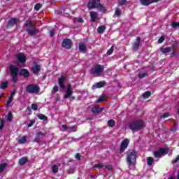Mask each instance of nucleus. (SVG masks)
<instances>
[{
	"label": "nucleus",
	"mask_w": 179,
	"mask_h": 179,
	"mask_svg": "<svg viewBox=\"0 0 179 179\" xmlns=\"http://www.w3.org/2000/svg\"><path fill=\"white\" fill-rule=\"evenodd\" d=\"M128 127L132 132H138L146 127L145 122L142 120H136L128 124Z\"/></svg>",
	"instance_id": "nucleus-1"
},
{
	"label": "nucleus",
	"mask_w": 179,
	"mask_h": 179,
	"mask_svg": "<svg viewBox=\"0 0 179 179\" xmlns=\"http://www.w3.org/2000/svg\"><path fill=\"white\" fill-rule=\"evenodd\" d=\"M24 27H27L26 31L29 36H36L40 33V29L36 28V24H33L31 20L28 19L24 24Z\"/></svg>",
	"instance_id": "nucleus-2"
},
{
	"label": "nucleus",
	"mask_w": 179,
	"mask_h": 179,
	"mask_svg": "<svg viewBox=\"0 0 179 179\" xmlns=\"http://www.w3.org/2000/svg\"><path fill=\"white\" fill-rule=\"evenodd\" d=\"M136 151L133 150L132 152H129L127 155V163L129 167L131 166H135L136 164Z\"/></svg>",
	"instance_id": "nucleus-3"
},
{
	"label": "nucleus",
	"mask_w": 179,
	"mask_h": 179,
	"mask_svg": "<svg viewBox=\"0 0 179 179\" xmlns=\"http://www.w3.org/2000/svg\"><path fill=\"white\" fill-rule=\"evenodd\" d=\"M26 92L29 93V94H38L40 93V87L35 84H29L26 87Z\"/></svg>",
	"instance_id": "nucleus-4"
},
{
	"label": "nucleus",
	"mask_w": 179,
	"mask_h": 179,
	"mask_svg": "<svg viewBox=\"0 0 179 179\" xmlns=\"http://www.w3.org/2000/svg\"><path fill=\"white\" fill-rule=\"evenodd\" d=\"M169 152H170V149L169 148H160L158 150L153 152L154 157L156 159H160L162 156L169 155Z\"/></svg>",
	"instance_id": "nucleus-5"
},
{
	"label": "nucleus",
	"mask_w": 179,
	"mask_h": 179,
	"mask_svg": "<svg viewBox=\"0 0 179 179\" xmlns=\"http://www.w3.org/2000/svg\"><path fill=\"white\" fill-rule=\"evenodd\" d=\"M91 75H101L103 72H104V66H101L100 64H97L95 68H92L90 70Z\"/></svg>",
	"instance_id": "nucleus-6"
},
{
	"label": "nucleus",
	"mask_w": 179,
	"mask_h": 179,
	"mask_svg": "<svg viewBox=\"0 0 179 179\" xmlns=\"http://www.w3.org/2000/svg\"><path fill=\"white\" fill-rule=\"evenodd\" d=\"M62 47L66 50H71V48L73 47V43L72 42V40L69 38H65L62 41Z\"/></svg>",
	"instance_id": "nucleus-7"
},
{
	"label": "nucleus",
	"mask_w": 179,
	"mask_h": 179,
	"mask_svg": "<svg viewBox=\"0 0 179 179\" xmlns=\"http://www.w3.org/2000/svg\"><path fill=\"white\" fill-rule=\"evenodd\" d=\"M128 145H129V140L125 138L121 143L120 149V153H124V152H125V149L128 148Z\"/></svg>",
	"instance_id": "nucleus-8"
},
{
	"label": "nucleus",
	"mask_w": 179,
	"mask_h": 179,
	"mask_svg": "<svg viewBox=\"0 0 179 179\" xmlns=\"http://www.w3.org/2000/svg\"><path fill=\"white\" fill-rule=\"evenodd\" d=\"M73 94V90L72 89V86L71 85L66 87V94L64 96V99H69V97L72 96Z\"/></svg>",
	"instance_id": "nucleus-9"
},
{
	"label": "nucleus",
	"mask_w": 179,
	"mask_h": 179,
	"mask_svg": "<svg viewBox=\"0 0 179 179\" xmlns=\"http://www.w3.org/2000/svg\"><path fill=\"white\" fill-rule=\"evenodd\" d=\"M9 69L11 75H17L19 73V68L13 64L9 66Z\"/></svg>",
	"instance_id": "nucleus-10"
},
{
	"label": "nucleus",
	"mask_w": 179,
	"mask_h": 179,
	"mask_svg": "<svg viewBox=\"0 0 179 179\" xmlns=\"http://www.w3.org/2000/svg\"><path fill=\"white\" fill-rule=\"evenodd\" d=\"M19 75L24 78H30V71L26 69H22L20 71Z\"/></svg>",
	"instance_id": "nucleus-11"
},
{
	"label": "nucleus",
	"mask_w": 179,
	"mask_h": 179,
	"mask_svg": "<svg viewBox=\"0 0 179 179\" xmlns=\"http://www.w3.org/2000/svg\"><path fill=\"white\" fill-rule=\"evenodd\" d=\"M174 48H176V46L173 45L172 47L161 48L160 51L162 54H169V52H171V50H174Z\"/></svg>",
	"instance_id": "nucleus-12"
},
{
	"label": "nucleus",
	"mask_w": 179,
	"mask_h": 179,
	"mask_svg": "<svg viewBox=\"0 0 179 179\" xmlns=\"http://www.w3.org/2000/svg\"><path fill=\"white\" fill-rule=\"evenodd\" d=\"M141 45V37L137 36L136 42L133 44V51H138Z\"/></svg>",
	"instance_id": "nucleus-13"
},
{
	"label": "nucleus",
	"mask_w": 179,
	"mask_h": 179,
	"mask_svg": "<svg viewBox=\"0 0 179 179\" xmlns=\"http://www.w3.org/2000/svg\"><path fill=\"white\" fill-rule=\"evenodd\" d=\"M65 80H66V77L64 76H62L61 78L58 79L59 86L61 87V89H65Z\"/></svg>",
	"instance_id": "nucleus-14"
},
{
	"label": "nucleus",
	"mask_w": 179,
	"mask_h": 179,
	"mask_svg": "<svg viewBox=\"0 0 179 179\" xmlns=\"http://www.w3.org/2000/svg\"><path fill=\"white\" fill-rule=\"evenodd\" d=\"M16 58H17V61H18V62H20V64H24L26 62V56H24V55H22V54H17L16 55Z\"/></svg>",
	"instance_id": "nucleus-15"
},
{
	"label": "nucleus",
	"mask_w": 179,
	"mask_h": 179,
	"mask_svg": "<svg viewBox=\"0 0 179 179\" xmlns=\"http://www.w3.org/2000/svg\"><path fill=\"white\" fill-rule=\"evenodd\" d=\"M17 23V19L16 18H11L7 22V27L12 28Z\"/></svg>",
	"instance_id": "nucleus-16"
},
{
	"label": "nucleus",
	"mask_w": 179,
	"mask_h": 179,
	"mask_svg": "<svg viewBox=\"0 0 179 179\" xmlns=\"http://www.w3.org/2000/svg\"><path fill=\"white\" fill-rule=\"evenodd\" d=\"M41 70V66L38 64H35L33 67H32V73H34V75H38V73H40V71Z\"/></svg>",
	"instance_id": "nucleus-17"
},
{
	"label": "nucleus",
	"mask_w": 179,
	"mask_h": 179,
	"mask_svg": "<svg viewBox=\"0 0 179 179\" xmlns=\"http://www.w3.org/2000/svg\"><path fill=\"white\" fill-rule=\"evenodd\" d=\"M98 3V1H89L87 3V8L88 9H94V8H97Z\"/></svg>",
	"instance_id": "nucleus-18"
},
{
	"label": "nucleus",
	"mask_w": 179,
	"mask_h": 179,
	"mask_svg": "<svg viewBox=\"0 0 179 179\" xmlns=\"http://www.w3.org/2000/svg\"><path fill=\"white\" fill-rule=\"evenodd\" d=\"M90 17H91V22L92 23H94L96 22V20L97 19V16H99V14L96 11H91L90 13Z\"/></svg>",
	"instance_id": "nucleus-19"
},
{
	"label": "nucleus",
	"mask_w": 179,
	"mask_h": 179,
	"mask_svg": "<svg viewBox=\"0 0 179 179\" xmlns=\"http://www.w3.org/2000/svg\"><path fill=\"white\" fill-rule=\"evenodd\" d=\"M103 112V108L94 107L92 108L93 114H100Z\"/></svg>",
	"instance_id": "nucleus-20"
},
{
	"label": "nucleus",
	"mask_w": 179,
	"mask_h": 179,
	"mask_svg": "<svg viewBox=\"0 0 179 179\" xmlns=\"http://www.w3.org/2000/svg\"><path fill=\"white\" fill-rule=\"evenodd\" d=\"M28 162L29 159H27V157H22L19 159V164L20 166H24V164H26V163H27Z\"/></svg>",
	"instance_id": "nucleus-21"
},
{
	"label": "nucleus",
	"mask_w": 179,
	"mask_h": 179,
	"mask_svg": "<svg viewBox=\"0 0 179 179\" xmlns=\"http://www.w3.org/2000/svg\"><path fill=\"white\" fill-rule=\"evenodd\" d=\"M155 2H157V1H141V5L143 6H148L151 3H155Z\"/></svg>",
	"instance_id": "nucleus-22"
},
{
	"label": "nucleus",
	"mask_w": 179,
	"mask_h": 179,
	"mask_svg": "<svg viewBox=\"0 0 179 179\" xmlns=\"http://www.w3.org/2000/svg\"><path fill=\"white\" fill-rule=\"evenodd\" d=\"M104 31H106V26L104 25H101L100 27H99L97 28V32L99 34H103V33H104Z\"/></svg>",
	"instance_id": "nucleus-23"
},
{
	"label": "nucleus",
	"mask_w": 179,
	"mask_h": 179,
	"mask_svg": "<svg viewBox=\"0 0 179 179\" xmlns=\"http://www.w3.org/2000/svg\"><path fill=\"white\" fill-rule=\"evenodd\" d=\"M96 9H99L101 12H104V10H106V8L101 3H100V1H98Z\"/></svg>",
	"instance_id": "nucleus-24"
},
{
	"label": "nucleus",
	"mask_w": 179,
	"mask_h": 179,
	"mask_svg": "<svg viewBox=\"0 0 179 179\" xmlns=\"http://www.w3.org/2000/svg\"><path fill=\"white\" fill-rule=\"evenodd\" d=\"M108 127H109L110 128L115 127V120L113 119L109 120L108 121Z\"/></svg>",
	"instance_id": "nucleus-25"
},
{
	"label": "nucleus",
	"mask_w": 179,
	"mask_h": 179,
	"mask_svg": "<svg viewBox=\"0 0 179 179\" xmlns=\"http://www.w3.org/2000/svg\"><path fill=\"white\" fill-rule=\"evenodd\" d=\"M96 89H101V87H104V86H106V82H99L96 83Z\"/></svg>",
	"instance_id": "nucleus-26"
},
{
	"label": "nucleus",
	"mask_w": 179,
	"mask_h": 179,
	"mask_svg": "<svg viewBox=\"0 0 179 179\" xmlns=\"http://www.w3.org/2000/svg\"><path fill=\"white\" fill-rule=\"evenodd\" d=\"M78 48L81 52H86V45L83 43H80Z\"/></svg>",
	"instance_id": "nucleus-27"
},
{
	"label": "nucleus",
	"mask_w": 179,
	"mask_h": 179,
	"mask_svg": "<svg viewBox=\"0 0 179 179\" xmlns=\"http://www.w3.org/2000/svg\"><path fill=\"white\" fill-rule=\"evenodd\" d=\"M38 118L43 121H47L48 120V117L45 115L41 113L38 115Z\"/></svg>",
	"instance_id": "nucleus-28"
},
{
	"label": "nucleus",
	"mask_w": 179,
	"mask_h": 179,
	"mask_svg": "<svg viewBox=\"0 0 179 179\" xmlns=\"http://www.w3.org/2000/svg\"><path fill=\"white\" fill-rule=\"evenodd\" d=\"M115 16H117V17H120L121 16V10L118 7H116L115 9Z\"/></svg>",
	"instance_id": "nucleus-29"
},
{
	"label": "nucleus",
	"mask_w": 179,
	"mask_h": 179,
	"mask_svg": "<svg viewBox=\"0 0 179 179\" xmlns=\"http://www.w3.org/2000/svg\"><path fill=\"white\" fill-rule=\"evenodd\" d=\"M8 85H9V83L8 81L1 83V84L0 85V89L5 90V89H6V87H8Z\"/></svg>",
	"instance_id": "nucleus-30"
},
{
	"label": "nucleus",
	"mask_w": 179,
	"mask_h": 179,
	"mask_svg": "<svg viewBox=\"0 0 179 179\" xmlns=\"http://www.w3.org/2000/svg\"><path fill=\"white\" fill-rule=\"evenodd\" d=\"M153 162H155V159H153V157H148V159H147L148 166H152V164H153Z\"/></svg>",
	"instance_id": "nucleus-31"
},
{
	"label": "nucleus",
	"mask_w": 179,
	"mask_h": 179,
	"mask_svg": "<svg viewBox=\"0 0 179 179\" xmlns=\"http://www.w3.org/2000/svg\"><path fill=\"white\" fill-rule=\"evenodd\" d=\"M152 95V92L150 91H147L143 94V99H149Z\"/></svg>",
	"instance_id": "nucleus-32"
},
{
	"label": "nucleus",
	"mask_w": 179,
	"mask_h": 179,
	"mask_svg": "<svg viewBox=\"0 0 179 179\" xmlns=\"http://www.w3.org/2000/svg\"><path fill=\"white\" fill-rule=\"evenodd\" d=\"M7 121H8L9 122H12L13 121V115L12 114V112H8L7 116Z\"/></svg>",
	"instance_id": "nucleus-33"
},
{
	"label": "nucleus",
	"mask_w": 179,
	"mask_h": 179,
	"mask_svg": "<svg viewBox=\"0 0 179 179\" xmlns=\"http://www.w3.org/2000/svg\"><path fill=\"white\" fill-rule=\"evenodd\" d=\"M58 170H59V168L57 165H55V164L52 165V173H54V174H57V173H58Z\"/></svg>",
	"instance_id": "nucleus-34"
},
{
	"label": "nucleus",
	"mask_w": 179,
	"mask_h": 179,
	"mask_svg": "<svg viewBox=\"0 0 179 179\" xmlns=\"http://www.w3.org/2000/svg\"><path fill=\"white\" fill-rule=\"evenodd\" d=\"M19 143L23 145V143H26L27 142V138L26 136H22L20 139L18 140Z\"/></svg>",
	"instance_id": "nucleus-35"
},
{
	"label": "nucleus",
	"mask_w": 179,
	"mask_h": 179,
	"mask_svg": "<svg viewBox=\"0 0 179 179\" xmlns=\"http://www.w3.org/2000/svg\"><path fill=\"white\" fill-rule=\"evenodd\" d=\"M171 26H172L173 29H177V27L179 29V22L173 21L171 23Z\"/></svg>",
	"instance_id": "nucleus-36"
},
{
	"label": "nucleus",
	"mask_w": 179,
	"mask_h": 179,
	"mask_svg": "<svg viewBox=\"0 0 179 179\" xmlns=\"http://www.w3.org/2000/svg\"><path fill=\"white\" fill-rule=\"evenodd\" d=\"M6 169V164H0V173H3V170Z\"/></svg>",
	"instance_id": "nucleus-37"
},
{
	"label": "nucleus",
	"mask_w": 179,
	"mask_h": 179,
	"mask_svg": "<svg viewBox=\"0 0 179 179\" xmlns=\"http://www.w3.org/2000/svg\"><path fill=\"white\" fill-rule=\"evenodd\" d=\"M43 5H41V3H37L34 6V9L35 10H40V9H41Z\"/></svg>",
	"instance_id": "nucleus-38"
},
{
	"label": "nucleus",
	"mask_w": 179,
	"mask_h": 179,
	"mask_svg": "<svg viewBox=\"0 0 179 179\" xmlns=\"http://www.w3.org/2000/svg\"><path fill=\"white\" fill-rule=\"evenodd\" d=\"M149 74L148 73H140L138 74V78L139 79H143V78H146V76H148Z\"/></svg>",
	"instance_id": "nucleus-39"
},
{
	"label": "nucleus",
	"mask_w": 179,
	"mask_h": 179,
	"mask_svg": "<svg viewBox=\"0 0 179 179\" xmlns=\"http://www.w3.org/2000/svg\"><path fill=\"white\" fill-rule=\"evenodd\" d=\"M3 127H5V120L0 119V130L3 129Z\"/></svg>",
	"instance_id": "nucleus-40"
},
{
	"label": "nucleus",
	"mask_w": 179,
	"mask_h": 179,
	"mask_svg": "<svg viewBox=\"0 0 179 179\" xmlns=\"http://www.w3.org/2000/svg\"><path fill=\"white\" fill-rule=\"evenodd\" d=\"M127 3H128V1H121L117 4V7L124 6L127 5Z\"/></svg>",
	"instance_id": "nucleus-41"
},
{
	"label": "nucleus",
	"mask_w": 179,
	"mask_h": 179,
	"mask_svg": "<svg viewBox=\"0 0 179 179\" xmlns=\"http://www.w3.org/2000/svg\"><path fill=\"white\" fill-rule=\"evenodd\" d=\"M75 173V167L69 168L67 170V173L68 174H73Z\"/></svg>",
	"instance_id": "nucleus-42"
},
{
	"label": "nucleus",
	"mask_w": 179,
	"mask_h": 179,
	"mask_svg": "<svg viewBox=\"0 0 179 179\" xmlns=\"http://www.w3.org/2000/svg\"><path fill=\"white\" fill-rule=\"evenodd\" d=\"M106 99V95H101V96H99V98L97 100V103H101V101H104Z\"/></svg>",
	"instance_id": "nucleus-43"
},
{
	"label": "nucleus",
	"mask_w": 179,
	"mask_h": 179,
	"mask_svg": "<svg viewBox=\"0 0 179 179\" xmlns=\"http://www.w3.org/2000/svg\"><path fill=\"white\" fill-rule=\"evenodd\" d=\"M31 108L32 110H34V111H36V110H37V108H38V105H37V103H32L31 105Z\"/></svg>",
	"instance_id": "nucleus-44"
},
{
	"label": "nucleus",
	"mask_w": 179,
	"mask_h": 179,
	"mask_svg": "<svg viewBox=\"0 0 179 179\" xmlns=\"http://www.w3.org/2000/svg\"><path fill=\"white\" fill-rule=\"evenodd\" d=\"M114 52V46H111L110 48L107 51L108 55H111Z\"/></svg>",
	"instance_id": "nucleus-45"
},
{
	"label": "nucleus",
	"mask_w": 179,
	"mask_h": 179,
	"mask_svg": "<svg viewBox=\"0 0 179 179\" xmlns=\"http://www.w3.org/2000/svg\"><path fill=\"white\" fill-rule=\"evenodd\" d=\"M12 80L14 83H16L17 82V74L12 76Z\"/></svg>",
	"instance_id": "nucleus-46"
},
{
	"label": "nucleus",
	"mask_w": 179,
	"mask_h": 179,
	"mask_svg": "<svg viewBox=\"0 0 179 179\" xmlns=\"http://www.w3.org/2000/svg\"><path fill=\"white\" fill-rule=\"evenodd\" d=\"M40 136H36L34 139V141L36 142V143H41V140H40V137H38Z\"/></svg>",
	"instance_id": "nucleus-47"
},
{
	"label": "nucleus",
	"mask_w": 179,
	"mask_h": 179,
	"mask_svg": "<svg viewBox=\"0 0 179 179\" xmlns=\"http://www.w3.org/2000/svg\"><path fill=\"white\" fill-rule=\"evenodd\" d=\"M102 167H103V164H100V163L93 166V169H99V168L101 169Z\"/></svg>",
	"instance_id": "nucleus-48"
},
{
	"label": "nucleus",
	"mask_w": 179,
	"mask_h": 179,
	"mask_svg": "<svg viewBox=\"0 0 179 179\" xmlns=\"http://www.w3.org/2000/svg\"><path fill=\"white\" fill-rule=\"evenodd\" d=\"M164 40H166V37H164V36H162L160 38L158 39L159 44H162V43H163Z\"/></svg>",
	"instance_id": "nucleus-49"
},
{
	"label": "nucleus",
	"mask_w": 179,
	"mask_h": 179,
	"mask_svg": "<svg viewBox=\"0 0 179 179\" xmlns=\"http://www.w3.org/2000/svg\"><path fill=\"white\" fill-rule=\"evenodd\" d=\"M12 101H13V99L12 98H9L7 100L6 103V107H8L9 104H10V103H12Z\"/></svg>",
	"instance_id": "nucleus-50"
},
{
	"label": "nucleus",
	"mask_w": 179,
	"mask_h": 179,
	"mask_svg": "<svg viewBox=\"0 0 179 179\" xmlns=\"http://www.w3.org/2000/svg\"><path fill=\"white\" fill-rule=\"evenodd\" d=\"M34 124H36V120H31L30 122L28 124V128L33 127Z\"/></svg>",
	"instance_id": "nucleus-51"
},
{
	"label": "nucleus",
	"mask_w": 179,
	"mask_h": 179,
	"mask_svg": "<svg viewBox=\"0 0 179 179\" xmlns=\"http://www.w3.org/2000/svg\"><path fill=\"white\" fill-rule=\"evenodd\" d=\"M45 135H47V133H43L41 131L36 133V136H45Z\"/></svg>",
	"instance_id": "nucleus-52"
},
{
	"label": "nucleus",
	"mask_w": 179,
	"mask_h": 179,
	"mask_svg": "<svg viewBox=\"0 0 179 179\" xmlns=\"http://www.w3.org/2000/svg\"><path fill=\"white\" fill-rule=\"evenodd\" d=\"M69 129H70V131H72L73 132H76L77 131V129L75 126L69 127Z\"/></svg>",
	"instance_id": "nucleus-53"
},
{
	"label": "nucleus",
	"mask_w": 179,
	"mask_h": 179,
	"mask_svg": "<svg viewBox=\"0 0 179 179\" xmlns=\"http://www.w3.org/2000/svg\"><path fill=\"white\" fill-rule=\"evenodd\" d=\"M15 93H16V91H15V90H14L13 92H11V94H10L9 98L13 99V97L15 96Z\"/></svg>",
	"instance_id": "nucleus-54"
},
{
	"label": "nucleus",
	"mask_w": 179,
	"mask_h": 179,
	"mask_svg": "<svg viewBox=\"0 0 179 179\" xmlns=\"http://www.w3.org/2000/svg\"><path fill=\"white\" fill-rule=\"evenodd\" d=\"M179 161V155H178L176 159L172 162L173 164H176V163H178Z\"/></svg>",
	"instance_id": "nucleus-55"
},
{
	"label": "nucleus",
	"mask_w": 179,
	"mask_h": 179,
	"mask_svg": "<svg viewBox=\"0 0 179 179\" xmlns=\"http://www.w3.org/2000/svg\"><path fill=\"white\" fill-rule=\"evenodd\" d=\"M54 34H55V29L50 30V37H54Z\"/></svg>",
	"instance_id": "nucleus-56"
},
{
	"label": "nucleus",
	"mask_w": 179,
	"mask_h": 179,
	"mask_svg": "<svg viewBox=\"0 0 179 179\" xmlns=\"http://www.w3.org/2000/svg\"><path fill=\"white\" fill-rule=\"evenodd\" d=\"M62 128H64L63 131H68V129H69V127H68V126H66V124H62Z\"/></svg>",
	"instance_id": "nucleus-57"
},
{
	"label": "nucleus",
	"mask_w": 179,
	"mask_h": 179,
	"mask_svg": "<svg viewBox=\"0 0 179 179\" xmlns=\"http://www.w3.org/2000/svg\"><path fill=\"white\" fill-rule=\"evenodd\" d=\"M58 90H59L58 85H55L54 87H53V92L55 93H57V92H58Z\"/></svg>",
	"instance_id": "nucleus-58"
},
{
	"label": "nucleus",
	"mask_w": 179,
	"mask_h": 179,
	"mask_svg": "<svg viewBox=\"0 0 179 179\" xmlns=\"http://www.w3.org/2000/svg\"><path fill=\"white\" fill-rule=\"evenodd\" d=\"M169 115H170V113H163L162 115V117H163L164 118H167V117H169Z\"/></svg>",
	"instance_id": "nucleus-59"
},
{
	"label": "nucleus",
	"mask_w": 179,
	"mask_h": 179,
	"mask_svg": "<svg viewBox=\"0 0 179 179\" xmlns=\"http://www.w3.org/2000/svg\"><path fill=\"white\" fill-rule=\"evenodd\" d=\"M75 157L76 159H77V160H80V154L79 153L76 154Z\"/></svg>",
	"instance_id": "nucleus-60"
},
{
	"label": "nucleus",
	"mask_w": 179,
	"mask_h": 179,
	"mask_svg": "<svg viewBox=\"0 0 179 179\" xmlns=\"http://www.w3.org/2000/svg\"><path fill=\"white\" fill-rule=\"evenodd\" d=\"M105 168L107 169V170H113V166L111 165L106 166Z\"/></svg>",
	"instance_id": "nucleus-61"
},
{
	"label": "nucleus",
	"mask_w": 179,
	"mask_h": 179,
	"mask_svg": "<svg viewBox=\"0 0 179 179\" xmlns=\"http://www.w3.org/2000/svg\"><path fill=\"white\" fill-rule=\"evenodd\" d=\"M77 22L78 23H83V22H85V21L83 20V18L80 17V18L78 19Z\"/></svg>",
	"instance_id": "nucleus-62"
},
{
	"label": "nucleus",
	"mask_w": 179,
	"mask_h": 179,
	"mask_svg": "<svg viewBox=\"0 0 179 179\" xmlns=\"http://www.w3.org/2000/svg\"><path fill=\"white\" fill-rule=\"evenodd\" d=\"M176 55V48L173 49V51L172 52L171 57H174Z\"/></svg>",
	"instance_id": "nucleus-63"
},
{
	"label": "nucleus",
	"mask_w": 179,
	"mask_h": 179,
	"mask_svg": "<svg viewBox=\"0 0 179 179\" xmlns=\"http://www.w3.org/2000/svg\"><path fill=\"white\" fill-rule=\"evenodd\" d=\"M169 179H176V177L171 176V177L169 178Z\"/></svg>",
	"instance_id": "nucleus-64"
}]
</instances>
